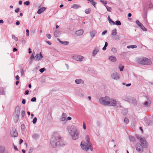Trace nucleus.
Returning a JSON list of instances; mask_svg holds the SVG:
<instances>
[{"instance_id":"13d9d810","label":"nucleus","mask_w":153,"mask_h":153,"mask_svg":"<svg viewBox=\"0 0 153 153\" xmlns=\"http://www.w3.org/2000/svg\"><path fill=\"white\" fill-rule=\"evenodd\" d=\"M17 49L16 48H14L13 49V52H15V51H17Z\"/></svg>"},{"instance_id":"b1692460","label":"nucleus","mask_w":153,"mask_h":153,"mask_svg":"<svg viewBox=\"0 0 153 153\" xmlns=\"http://www.w3.org/2000/svg\"><path fill=\"white\" fill-rule=\"evenodd\" d=\"M54 34L55 36L56 37H58L59 36V35H60V32L58 30L54 32Z\"/></svg>"},{"instance_id":"e433bc0d","label":"nucleus","mask_w":153,"mask_h":153,"mask_svg":"<svg viewBox=\"0 0 153 153\" xmlns=\"http://www.w3.org/2000/svg\"><path fill=\"white\" fill-rule=\"evenodd\" d=\"M37 120V118H36V117H35L33 119V123L34 124L35 123H36Z\"/></svg>"},{"instance_id":"3c124183","label":"nucleus","mask_w":153,"mask_h":153,"mask_svg":"<svg viewBox=\"0 0 153 153\" xmlns=\"http://www.w3.org/2000/svg\"><path fill=\"white\" fill-rule=\"evenodd\" d=\"M106 33H107V31L105 30L102 33V35H104Z\"/></svg>"},{"instance_id":"9d476101","label":"nucleus","mask_w":153,"mask_h":153,"mask_svg":"<svg viewBox=\"0 0 153 153\" xmlns=\"http://www.w3.org/2000/svg\"><path fill=\"white\" fill-rule=\"evenodd\" d=\"M136 23L143 30V31H146L147 30V29L145 28L143 25L140 23L138 20H137L136 21Z\"/></svg>"},{"instance_id":"0eeeda50","label":"nucleus","mask_w":153,"mask_h":153,"mask_svg":"<svg viewBox=\"0 0 153 153\" xmlns=\"http://www.w3.org/2000/svg\"><path fill=\"white\" fill-rule=\"evenodd\" d=\"M143 145L142 146L140 144V143H137L136 145V149L137 151L140 152L142 153L143 151Z\"/></svg>"},{"instance_id":"4c0bfd02","label":"nucleus","mask_w":153,"mask_h":153,"mask_svg":"<svg viewBox=\"0 0 153 153\" xmlns=\"http://www.w3.org/2000/svg\"><path fill=\"white\" fill-rule=\"evenodd\" d=\"M111 51L114 53H116L117 52V50L116 48H113L111 49Z\"/></svg>"},{"instance_id":"6e6552de","label":"nucleus","mask_w":153,"mask_h":153,"mask_svg":"<svg viewBox=\"0 0 153 153\" xmlns=\"http://www.w3.org/2000/svg\"><path fill=\"white\" fill-rule=\"evenodd\" d=\"M72 58L76 61H81L83 59V56L78 55H74L72 56Z\"/></svg>"},{"instance_id":"cd10ccee","label":"nucleus","mask_w":153,"mask_h":153,"mask_svg":"<svg viewBox=\"0 0 153 153\" xmlns=\"http://www.w3.org/2000/svg\"><path fill=\"white\" fill-rule=\"evenodd\" d=\"M89 1L92 4L94 7H95V4L96 3L93 0H87Z\"/></svg>"},{"instance_id":"ddd939ff","label":"nucleus","mask_w":153,"mask_h":153,"mask_svg":"<svg viewBox=\"0 0 153 153\" xmlns=\"http://www.w3.org/2000/svg\"><path fill=\"white\" fill-rule=\"evenodd\" d=\"M20 111L21 109L19 106H18L16 107L15 113V114H16V115L17 117H19V116Z\"/></svg>"},{"instance_id":"4d7b16f0","label":"nucleus","mask_w":153,"mask_h":153,"mask_svg":"<svg viewBox=\"0 0 153 153\" xmlns=\"http://www.w3.org/2000/svg\"><path fill=\"white\" fill-rule=\"evenodd\" d=\"M16 25H18L20 24V22L19 21H18L16 22Z\"/></svg>"},{"instance_id":"2eb2a0df","label":"nucleus","mask_w":153,"mask_h":153,"mask_svg":"<svg viewBox=\"0 0 153 153\" xmlns=\"http://www.w3.org/2000/svg\"><path fill=\"white\" fill-rule=\"evenodd\" d=\"M43 57V56L41 53L39 54H36L35 57V59L36 60H39L41 59Z\"/></svg>"},{"instance_id":"c85d7f7f","label":"nucleus","mask_w":153,"mask_h":153,"mask_svg":"<svg viewBox=\"0 0 153 153\" xmlns=\"http://www.w3.org/2000/svg\"><path fill=\"white\" fill-rule=\"evenodd\" d=\"M137 47V46L135 45H131L128 46L127 47V48H136Z\"/></svg>"},{"instance_id":"f3484780","label":"nucleus","mask_w":153,"mask_h":153,"mask_svg":"<svg viewBox=\"0 0 153 153\" xmlns=\"http://www.w3.org/2000/svg\"><path fill=\"white\" fill-rule=\"evenodd\" d=\"M97 32L94 30H92L90 33V36L92 38H93Z\"/></svg>"},{"instance_id":"f257e3e1","label":"nucleus","mask_w":153,"mask_h":153,"mask_svg":"<svg viewBox=\"0 0 153 153\" xmlns=\"http://www.w3.org/2000/svg\"><path fill=\"white\" fill-rule=\"evenodd\" d=\"M100 103L104 105L115 106L117 101L114 99H111L108 96L100 98L99 100Z\"/></svg>"},{"instance_id":"e2e57ef3","label":"nucleus","mask_w":153,"mask_h":153,"mask_svg":"<svg viewBox=\"0 0 153 153\" xmlns=\"http://www.w3.org/2000/svg\"><path fill=\"white\" fill-rule=\"evenodd\" d=\"M28 50H29V52H28L29 53H30L32 52V51H30V50H31L30 48H29L28 49Z\"/></svg>"},{"instance_id":"423d86ee","label":"nucleus","mask_w":153,"mask_h":153,"mask_svg":"<svg viewBox=\"0 0 153 153\" xmlns=\"http://www.w3.org/2000/svg\"><path fill=\"white\" fill-rule=\"evenodd\" d=\"M136 137L137 139H140V142L143 148H147L148 147V143L144 138H141L140 136L138 135H136Z\"/></svg>"},{"instance_id":"c9c22d12","label":"nucleus","mask_w":153,"mask_h":153,"mask_svg":"<svg viewBox=\"0 0 153 153\" xmlns=\"http://www.w3.org/2000/svg\"><path fill=\"white\" fill-rule=\"evenodd\" d=\"M124 121L126 123H128L129 121L128 119L126 118H124Z\"/></svg>"},{"instance_id":"5fc2aeb1","label":"nucleus","mask_w":153,"mask_h":153,"mask_svg":"<svg viewBox=\"0 0 153 153\" xmlns=\"http://www.w3.org/2000/svg\"><path fill=\"white\" fill-rule=\"evenodd\" d=\"M26 103L25 100V99H23L22 100V103L23 104H25Z\"/></svg>"},{"instance_id":"a19ab883","label":"nucleus","mask_w":153,"mask_h":153,"mask_svg":"<svg viewBox=\"0 0 153 153\" xmlns=\"http://www.w3.org/2000/svg\"><path fill=\"white\" fill-rule=\"evenodd\" d=\"M83 128L84 130H85L86 129V125L85 123L84 122H83Z\"/></svg>"},{"instance_id":"5701e85b","label":"nucleus","mask_w":153,"mask_h":153,"mask_svg":"<svg viewBox=\"0 0 153 153\" xmlns=\"http://www.w3.org/2000/svg\"><path fill=\"white\" fill-rule=\"evenodd\" d=\"M5 149V147L4 146H0V153H4Z\"/></svg>"},{"instance_id":"338daca9","label":"nucleus","mask_w":153,"mask_h":153,"mask_svg":"<svg viewBox=\"0 0 153 153\" xmlns=\"http://www.w3.org/2000/svg\"><path fill=\"white\" fill-rule=\"evenodd\" d=\"M22 3V2L21 1H19V4L21 5Z\"/></svg>"},{"instance_id":"aec40b11","label":"nucleus","mask_w":153,"mask_h":153,"mask_svg":"<svg viewBox=\"0 0 153 153\" xmlns=\"http://www.w3.org/2000/svg\"><path fill=\"white\" fill-rule=\"evenodd\" d=\"M67 116V114L66 113H63L62 114V117L60 119L61 121H64L66 120V117Z\"/></svg>"},{"instance_id":"052dcab7","label":"nucleus","mask_w":153,"mask_h":153,"mask_svg":"<svg viewBox=\"0 0 153 153\" xmlns=\"http://www.w3.org/2000/svg\"><path fill=\"white\" fill-rule=\"evenodd\" d=\"M19 142L20 144H21L23 142V140L22 139H21L20 140Z\"/></svg>"},{"instance_id":"6e6d98bb","label":"nucleus","mask_w":153,"mask_h":153,"mask_svg":"<svg viewBox=\"0 0 153 153\" xmlns=\"http://www.w3.org/2000/svg\"><path fill=\"white\" fill-rule=\"evenodd\" d=\"M108 20L109 22V23H111V19L110 18V17H109V16L108 17Z\"/></svg>"},{"instance_id":"4468645a","label":"nucleus","mask_w":153,"mask_h":153,"mask_svg":"<svg viewBox=\"0 0 153 153\" xmlns=\"http://www.w3.org/2000/svg\"><path fill=\"white\" fill-rule=\"evenodd\" d=\"M112 78L114 79L117 80L120 78V76L117 73H113L111 75Z\"/></svg>"},{"instance_id":"69168bd1","label":"nucleus","mask_w":153,"mask_h":153,"mask_svg":"<svg viewBox=\"0 0 153 153\" xmlns=\"http://www.w3.org/2000/svg\"><path fill=\"white\" fill-rule=\"evenodd\" d=\"M106 47H105V46H104V47L103 48H102V50H105L106 49Z\"/></svg>"},{"instance_id":"f704fd0d","label":"nucleus","mask_w":153,"mask_h":153,"mask_svg":"<svg viewBox=\"0 0 153 153\" xmlns=\"http://www.w3.org/2000/svg\"><path fill=\"white\" fill-rule=\"evenodd\" d=\"M105 6L106 7L107 11H109V12H110L111 11V7H108V6H106V5Z\"/></svg>"},{"instance_id":"c756f323","label":"nucleus","mask_w":153,"mask_h":153,"mask_svg":"<svg viewBox=\"0 0 153 153\" xmlns=\"http://www.w3.org/2000/svg\"><path fill=\"white\" fill-rule=\"evenodd\" d=\"M101 2L105 6L107 4V1L106 0H100Z\"/></svg>"},{"instance_id":"20e7f679","label":"nucleus","mask_w":153,"mask_h":153,"mask_svg":"<svg viewBox=\"0 0 153 153\" xmlns=\"http://www.w3.org/2000/svg\"><path fill=\"white\" fill-rule=\"evenodd\" d=\"M137 62L138 63L144 65H150L152 63L150 59L144 57L137 59Z\"/></svg>"},{"instance_id":"4be33fe9","label":"nucleus","mask_w":153,"mask_h":153,"mask_svg":"<svg viewBox=\"0 0 153 153\" xmlns=\"http://www.w3.org/2000/svg\"><path fill=\"white\" fill-rule=\"evenodd\" d=\"M75 82L77 84H79L80 83H83L84 82L81 79H77L75 80Z\"/></svg>"},{"instance_id":"37998d69","label":"nucleus","mask_w":153,"mask_h":153,"mask_svg":"<svg viewBox=\"0 0 153 153\" xmlns=\"http://www.w3.org/2000/svg\"><path fill=\"white\" fill-rule=\"evenodd\" d=\"M36 100V98L35 97H33L31 99V101L32 102H35Z\"/></svg>"},{"instance_id":"f8f14e48","label":"nucleus","mask_w":153,"mask_h":153,"mask_svg":"<svg viewBox=\"0 0 153 153\" xmlns=\"http://www.w3.org/2000/svg\"><path fill=\"white\" fill-rule=\"evenodd\" d=\"M11 136L13 137H15L18 136V134L17 131L15 129H13L10 132Z\"/></svg>"},{"instance_id":"c03bdc74","label":"nucleus","mask_w":153,"mask_h":153,"mask_svg":"<svg viewBox=\"0 0 153 153\" xmlns=\"http://www.w3.org/2000/svg\"><path fill=\"white\" fill-rule=\"evenodd\" d=\"M45 70V69L44 68H41L39 70V71L41 73L43 72Z\"/></svg>"},{"instance_id":"58836bf2","label":"nucleus","mask_w":153,"mask_h":153,"mask_svg":"<svg viewBox=\"0 0 153 153\" xmlns=\"http://www.w3.org/2000/svg\"><path fill=\"white\" fill-rule=\"evenodd\" d=\"M34 55H35V53L33 52L32 54L30 56V59H32L34 58Z\"/></svg>"},{"instance_id":"473e14b6","label":"nucleus","mask_w":153,"mask_h":153,"mask_svg":"<svg viewBox=\"0 0 153 153\" xmlns=\"http://www.w3.org/2000/svg\"><path fill=\"white\" fill-rule=\"evenodd\" d=\"M119 68L120 71H122L123 70V69H124V67L123 66L120 65L119 66Z\"/></svg>"},{"instance_id":"8fccbe9b","label":"nucleus","mask_w":153,"mask_h":153,"mask_svg":"<svg viewBox=\"0 0 153 153\" xmlns=\"http://www.w3.org/2000/svg\"><path fill=\"white\" fill-rule=\"evenodd\" d=\"M29 91L28 90H27V91H25V95H27L28 94H29Z\"/></svg>"},{"instance_id":"412c9836","label":"nucleus","mask_w":153,"mask_h":153,"mask_svg":"<svg viewBox=\"0 0 153 153\" xmlns=\"http://www.w3.org/2000/svg\"><path fill=\"white\" fill-rule=\"evenodd\" d=\"M83 33V31L82 30H80L76 31V34L77 35H80L82 34Z\"/></svg>"},{"instance_id":"0e129e2a","label":"nucleus","mask_w":153,"mask_h":153,"mask_svg":"<svg viewBox=\"0 0 153 153\" xmlns=\"http://www.w3.org/2000/svg\"><path fill=\"white\" fill-rule=\"evenodd\" d=\"M108 43L107 42H106L105 43V45L104 46H105L106 47H107L108 46Z\"/></svg>"},{"instance_id":"774afa93","label":"nucleus","mask_w":153,"mask_h":153,"mask_svg":"<svg viewBox=\"0 0 153 153\" xmlns=\"http://www.w3.org/2000/svg\"><path fill=\"white\" fill-rule=\"evenodd\" d=\"M131 16V13H129L128 15V17H130Z\"/></svg>"},{"instance_id":"de8ad7c7","label":"nucleus","mask_w":153,"mask_h":153,"mask_svg":"<svg viewBox=\"0 0 153 153\" xmlns=\"http://www.w3.org/2000/svg\"><path fill=\"white\" fill-rule=\"evenodd\" d=\"M19 11V8H17L15 9V11L16 13H18Z\"/></svg>"},{"instance_id":"6ab92c4d","label":"nucleus","mask_w":153,"mask_h":153,"mask_svg":"<svg viewBox=\"0 0 153 153\" xmlns=\"http://www.w3.org/2000/svg\"><path fill=\"white\" fill-rule=\"evenodd\" d=\"M46 8L45 7H42L38 10L37 11V13L38 14H40L44 11L46 10Z\"/></svg>"},{"instance_id":"7ed1b4c3","label":"nucleus","mask_w":153,"mask_h":153,"mask_svg":"<svg viewBox=\"0 0 153 153\" xmlns=\"http://www.w3.org/2000/svg\"><path fill=\"white\" fill-rule=\"evenodd\" d=\"M70 126L67 127L68 132L71 135L72 139L74 140L78 139L79 137V131L76 128H70Z\"/></svg>"},{"instance_id":"603ef678","label":"nucleus","mask_w":153,"mask_h":153,"mask_svg":"<svg viewBox=\"0 0 153 153\" xmlns=\"http://www.w3.org/2000/svg\"><path fill=\"white\" fill-rule=\"evenodd\" d=\"M16 79L17 80L19 79V77L18 75H17L16 76Z\"/></svg>"},{"instance_id":"39448f33","label":"nucleus","mask_w":153,"mask_h":153,"mask_svg":"<svg viewBox=\"0 0 153 153\" xmlns=\"http://www.w3.org/2000/svg\"><path fill=\"white\" fill-rule=\"evenodd\" d=\"M58 141V137L56 138V137L52 136L50 141L51 146L55 148L57 146H59V144Z\"/></svg>"},{"instance_id":"09e8293b","label":"nucleus","mask_w":153,"mask_h":153,"mask_svg":"<svg viewBox=\"0 0 153 153\" xmlns=\"http://www.w3.org/2000/svg\"><path fill=\"white\" fill-rule=\"evenodd\" d=\"M25 114V112L24 111H23L22 113V117H24Z\"/></svg>"},{"instance_id":"a211bd4d","label":"nucleus","mask_w":153,"mask_h":153,"mask_svg":"<svg viewBox=\"0 0 153 153\" xmlns=\"http://www.w3.org/2000/svg\"><path fill=\"white\" fill-rule=\"evenodd\" d=\"M109 59L112 62H115L116 61L117 59L114 56H111L109 57Z\"/></svg>"},{"instance_id":"ea45409f","label":"nucleus","mask_w":153,"mask_h":153,"mask_svg":"<svg viewBox=\"0 0 153 153\" xmlns=\"http://www.w3.org/2000/svg\"><path fill=\"white\" fill-rule=\"evenodd\" d=\"M26 35L27 36H29V30L28 29H27L26 30Z\"/></svg>"},{"instance_id":"bb28decb","label":"nucleus","mask_w":153,"mask_h":153,"mask_svg":"<svg viewBox=\"0 0 153 153\" xmlns=\"http://www.w3.org/2000/svg\"><path fill=\"white\" fill-rule=\"evenodd\" d=\"M117 34V30L116 29L112 31L111 35H115Z\"/></svg>"},{"instance_id":"7c9ffc66","label":"nucleus","mask_w":153,"mask_h":153,"mask_svg":"<svg viewBox=\"0 0 153 153\" xmlns=\"http://www.w3.org/2000/svg\"><path fill=\"white\" fill-rule=\"evenodd\" d=\"M12 38L13 39H14V40L16 41H17L18 40V39L17 37H16L15 35H12Z\"/></svg>"},{"instance_id":"72a5a7b5","label":"nucleus","mask_w":153,"mask_h":153,"mask_svg":"<svg viewBox=\"0 0 153 153\" xmlns=\"http://www.w3.org/2000/svg\"><path fill=\"white\" fill-rule=\"evenodd\" d=\"M115 24L117 25H121V23L120 21L117 20L116 21Z\"/></svg>"},{"instance_id":"a18cd8bd","label":"nucleus","mask_w":153,"mask_h":153,"mask_svg":"<svg viewBox=\"0 0 153 153\" xmlns=\"http://www.w3.org/2000/svg\"><path fill=\"white\" fill-rule=\"evenodd\" d=\"M47 37L49 39H50L51 38V36L50 34H48L47 35Z\"/></svg>"},{"instance_id":"f03ea898","label":"nucleus","mask_w":153,"mask_h":153,"mask_svg":"<svg viewBox=\"0 0 153 153\" xmlns=\"http://www.w3.org/2000/svg\"><path fill=\"white\" fill-rule=\"evenodd\" d=\"M81 146L82 149L85 151H87L89 149L91 151L92 150V146L90 141L89 135H87L85 140L82 141L81 143Z\"/></svg>"},{"instance_id":"393cba45","label":"nucleus","mask_w":153,"mask_h":153,"mask_svg":"<svg viewBox=\"0 0 153 153\" xmlns=\"http://www.w3.org/2000/svg\"><path fill=\"white\" fill-rule=\"evenodd\" d=\"M57 40L59 41V42L62 44L64 45H67L68 44V42L67 41L62 42L61 41L60 39H57Z\"/></svg>"},{"instance_id":"dca6fc26","label":"nucleus","mask_w":153,"mask_h":153,"mask_svg":"<svg viewBox=\"0 0 153 153\" xmlns=\"http://www.w3.org/2000/svg\"><path fill=\"white\" fill-rule=\"evenodd\" d=\"M81 7L80 5L75 4H74L71 6V8L75 9H78L80 8Z\"/></svg>"},{"instance_id":"bf43d9fd","label":"nucleus","mask_w":153,"mask_h":153,"mask_svg":"<svg viewBox=\"0 0 153 153\" xmlns=\"http://www.w3.org/2000/svg\"><path fill=\"white\" fill-rule=\"evenodd\" d=\"M14 149L15 150H16V151L18 150V149L17 148V147H16L14 145Z\"/></svg>"},{"instance_id":"864d4df0","label":"nucleus","mask_w":153,"mask_h":153,"mask_svg":"<svg viewBox=\"0 0 153 153\" xmlns=\"http://www.w3.org/2000/svg\"><path fill=\"white\" fill-rule=\"evenodd\" d=\"M71 117H68L67 119V120H71Z\"/></svg>"},{"instance_id":"680f3d73","label":"nucleus","mask_w":153,"mask_h":153,"mask_svg":"<svg viewBox=\"0 0 153 153\" xmlns=\"http://www.w3.org/2000/svg\"><path fill=\"white\" fill-rule=\"evenodd\" d=\"M111 23H112L113 24V25H115V22H114L113 21H112V20L111 21Z\"/></svg>"},{"instance_id":"1a4fd4ad","label":"nucleus","mask_w":153,"mask_h":153,"mask_svg":"<svg viewBox=\"0 0 153 153\" xmlns=\"http://www.w3.org/2000/svg\"><path fill=\"white\" fill-rule=\"evenodd\" d=\"M58 140L59 144V146H63L65 145L66 143L63 140L61 139V137L59 136L58 137Z\"/></svg>"},{"instance_id":"49530a36","label":"nucleus","mask_w":153,"mask_h":153,"mask_svg":"<svg viewBox=\"0 0 153 153\" xmlns=\"http://www.w3.org/2000/svg\"><path fill=\"white\" fill-rule=\"evenodd\" d=\"M97 51L96 50H94L93 52V55L95 56L97 53Z\"/></svg>"},{"instance_id":"9b49d317","label":"nucleus","mask_w":153,"mask_h":153,"mask_svg":"<svg viewBox=\"0 0 153 153\" xmlns=\"http://www.w3.org/2000/svg\"><path fill=\"white\" fill-rule=\"evenodd\" d=\"M151 101L148 97H146V99L143 103L145 107H149L151 104Z\"/></svg>"},{"instance_id":"79ce46f5","label":"nucleus","mask_w":153,"mask_h":153,"mask_svg":"<svg viewBox=\"0 0 153 153\" xmlns=\"http://www.w3.org/2000/svg\"><path fill=\"white\" fill-rule=\"evenodd\" d=\"M24 4H25L26 5H28L30 4V2L29 1H27L26 2H24Z\"/></svg>"},{"instance_id":"2f4dec72","label":"nucleus","mask_w":153,"mask_h":153,"mask_svg":"<svg viewBox=\"0 0 153 153\" xmlns=\"http://www.w3.org/2000/svg\"><path fill=\"white\" fill-rule=\"evenodd\" d=\"M91 11V10L89 8L88 9H86L85 11V12L86 14H88Z\"/></svg>"},{"instance_id":"a878e982","label":"nucleus","mask_w":153,"mask_h":153,"mask_svg":"<svg viewBox=\"0 0 153 153\" xmlns=\"http://www.w3.org/2000/svg\"><path fill=\"white\" fill-rule=\"evenodd\" d=\"M129 138L131 141L134 142L135 141V139L134 137L132 136H129Z\"/></svg>"}]
</instances>
